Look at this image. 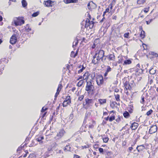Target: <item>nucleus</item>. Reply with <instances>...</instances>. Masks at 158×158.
<instances>
[{
	"mask_svg": "<svg viewBox=\"0 0 158 158\" xmlns=\"http://www.w3.org/2000/svg\"><path fill=\"white\" fill-rule=\"evenodd\" d=\"M92 80L90 79V81L87 82V85L85 88V90L88 92L89 94L91 93L94 90V86L91 82Z\"/></svg>",
	"mask_w": 158,
	"mask_h": 158,
	"instance_id": "1",
	"label": "nucleus"
},
{
	"mask_svg": "<svg viewBox=\"0 0 158 158\" xmlns=\"http://www.w3.org/2000/svg\"><path fill=\"white\" fill-rule=\"evenodd\" d=\"M14 23L15 26L21 25L24 23V20L21 18H15L12 23Z\"/></svg>",
	"mask_w": 158,
	"mask_h": 158,
	"instance_id": "2",
	"label": "nucleus"
},
{
	"mask_svg": "<svg viewBox=\"0 0 158 158\" xmlns=\"http://www.w3.org/2000/svg\"><path fill=\"white\" fill-rule=\"evenodd\" d=\"M85 103L84 104V106L86 109H88L94 103V100L92 99L87 98L85 99Z\"/></svg>",
	"mask_w": 158,
	"mask_h": 158,
	"instance_id": "3",
	"label": "nucleus"
},
{
	"mask_svg": "<svg viewBox=\"0 0 158 158\" xmlns=\"http://www.w3.org/2000/svg\"><path fill=\"white\" fill-rule=\"evenodd\" d=\"M104 52L102 50H100L96 51L95 55L100 59L102 60V58L104 56Z\"/></svg>",
	"mask_w": 158,
	"mask_h": 158,
	"instance_id": "4",
	"label": "nucleus"
},
{
	"mask_svg": "<svg viewBox=\"0 0 158 158\" xmlns=\"http://www.w3.org/2000/svg\"><path fill=\"white\" fill-rule=\"evenodd\" d=\"M96 81L97 85L98 86H101L104 83L103 78L101 75H98L96 77Z\"/></svg>",
	"mask_w": 158,
	"mask_h": 158,
	"instance_id": "5",
	"label": "nucleus"
},
{
	"mask_svg": "<svg viewBox=\"0 0 158 158\" xmlns=\"http://www.w3.org/2000/svg\"><path fill=\"white\" fill-rule=\"evenodd\" d=\"M85 27L86 28H89V29L92 28L94 25V22L93 21H90L89 19H87L85 21Z\"/></svg>",
	"mask_w": 158,
	"mask_h": 158,
	"instance_id": "6",
	"label": "nucleus"
},
{
	"mask_svg": "<svg viewBox=\"0 0 158 158\" xmlns=\"http://www.w3.org/2000/svg\"><path fill=\"white\" fill-rule=\"evenodd\" d=\"M65 133V131L64 130H61L57 133L56 135L54 137L56 139H59L62 138Z\"/></svg>",
	"mask_w": 158,
	"mask_h": 158,
	"instance_id": "7",
	"label": "nucleus"
},
{
	"mask_svg": "<svg viewBox=\"0 0 158 158\" xmlns=\"http://www.w3.org/2000/svg\"><path fill=\"white\" fill-rule=\"evenodd\" d=\"M71 99L70 96H67L65 99L64 100L63 104V107H66L68 105H69L71 103Z\"/></svg>",
	"mask_w": 158,
	"mask_h": 158,
	"instance_id": "8",
	"label": "nucleus"
},
{
	"mask_svg": "<svg viewBox=\"0 0 158 158\" xmlns=\"http://www.w3.org/2000/svg\"><path fill=\"white\" fill-rule=\"evenodd\" d=\"M157 129V128L156 125H153L151 127L149 130V132L150 134L155 133Z\"/></svg>",
	"mask_w": 158,
	"mask_h": 158,
	"instance_id": "9",
	"label": "nucleus"
},
{
	"mask_svg": "<svg viewBox=\"0 0 158 158\" xmlns=\"http://www.w3.org/2000/svg\"><path fill=\"white\" fill-rule=\"evenodd\" d=\"M17 38L15 35H13L10 38V43L11 44H15L17 41Z\"/></svg>",
	"mask_w": 158,
	"mask_h": 158,
	"instance_id": "10",
	"label": "nucleus"
},
{
	"mask_svg": "<svg viewBox=\"0 0 158 158\" xmlns=\"http://www.w3.org/2000/svg\"><path fill=\"white\" fill-rule=\"evenodd\" d=\"M62 88V85L61 84H59L58 85V87L57 89V92L56 93L55 95V99H56L58 95L59 94L60 91L61 90Z\"/></svg>",
	"mask_w": 158,
	"mask_h": 158,
	"instance_id": "11",
	"label": "nucleus"
},
{
	"mask_svg": "<svg viewBox=\"0 0 158 158\" xmlns=\"http://www.w3.org/2000/svg\"><path fill=\"white\" fill-rule=\"evenodd\" d=\"M100 59L94 55L93 57V59L92 60V63L94 64H96L99 63Z\"/></svg>",
	"mask_w": 158,
	"mask_h": 158,
	"instance_id": "12",
	"label": "nucleus"
},
{
	"mask_svg": "<svg viewBox=\"0 0 158 158\" xmlns=\"http://www.w3.org/2000/svg\"><path fill=\"white\" fill-rule=\"evenodd\" d=\"M145 149V147L143 145L138 146L136 148V150L139 152H140Z\"/></svg>",
	"mask_w": 158,
	"mask_h": 158,
	"instance_id": "13",
	"label": "nucleus"
},
{
	"mask_svg": "<svg viewBox=\"0 0 158 158\" xmlns=\"http://www.w3.org/2000/svg\"><path fill=\"white\" fill-rule=\"evenodd\" d=\"M89 78V73L88 72H86L83 76V80H85L87 82L88 79Z\"/></svg>",
	"mask_w": 158,
	"mask_h": 158,
	"instance_id": "14",
	"label": "nucleus"
},
{
	"mask_svg": "<svg viewBox=\"0 0 158 158\" xmlns=\"http://www.w3.org/2000/svg\"><path fill=\"white\" fill-rule=\"evenodd\" d=\"M64 2L67 4L70 3H75L78 2V0H64Z\"/></svg>",
	"mask_w": 158,
	"mask_h": 158,
	"instance_id": "15",
	"label": "nucleus"
},
{
	"mask_svg": "<svg viewBox=\"0 0 158 158\" xmlns=\"http://www.w3.org/2000/svg\"><path fill=\"white\" fill-rule=\"evenodd\" d=\"M138 126V124L136 123H134L131 124V128L132 130L136 129Z\"/></svg>",
	"mask_w": 158,
	"mask_h": 158,
	"instance_id": "16",
	"label": "nucleus"
},
{
	"mask_svg": "<svg viewBox=\"0 0 158 158\" xmlns=\"http://www.w3.org/2000/svg\"><path fill=\"white\" fill-rule=\"evenodd\" d=\"M52 1L50 0H48L44 2V4L47 6H51Z\"/></svg>",
	"mask_w": 158,
	"mask_h": 158,
	"instance_id": "17",
	"label": "nucleus"
},
{
	"mask_svg": "<svg viewBox=\"0 0 158 158\" xmlns=\"http://www.w3.org/2000/svg\"><path fill=\"white\" fill-rule=\"evenodd\" d=\"M44 139L43 136H39L38 137H37L36 139V140L39 142V143L40 144L43 143V141H42V139Z\"/></svg>",
	"mask_w": 158,
	"mask_h": 158,
	"instance_id": "18",
	"label": "nucleus"
},
{
	"mask_svg": "<svg viewBox=\"0 0 158 158\" xmlns=\"http://www.w3.org/2000/svg\"><path fill=\"white\" fill-rule=\"evenodd\" d=\"M109 60L114 61L115 60V56L113 54H110L108 56Z\"/></svg>",
	"mask_w": 158,
	"mask_h": 158,
	"instance_id": "19",
	"label": "nucleus"
},
{
	"mask_svg": "<svg viewBox=\"0 0 158 158\" xmlns=\"http://www.w3.org/2000/svg\"><path fill=\"white\" fill-rule=\"evenodd\" d=\"M124 86L125 87V89H126L127 90L128 89H131V87L129 84L127 82H125Z\"/></svg>",
	"mask_w": 158,
	"mask_h": 158,
	"instance_id": "20",
	"label": "nucleus"
},
{
	"mask_svg": "<svg viewBox=\"0 0 158 158\" xmlns=\"http://www.w3.org/2000/svg\"><path fill=\"white\" fill-rule=\"evenodd\" d=\"M131 63V61L130 59H128L125 60L124 61V63L123 64V65L130 64Z\"/></svg>",
	"mask_w": 158,
	"mask_h": 158,
	"instance_id": "21",
	"label": "nucleus"
},
{
	"mask_svg": "<svg viewBox=\"0 0 158 158\" xmlns=\"http://www.w3.org/2000/svg\"><path fill=\"white\" fill-rule=\"evenodd\" d=\"M78 68L80 69L78 70V73H80L82 72L83 70L85 69V68L83 66L81 65H80L79 66Z\"/></svg>",
	"mask_w": 158,
	"mask_h": 158,
	"instance_id": "22",
	"label": "nucleus"
},
{
	"mask_svg": "<svg viewBox=\"0 0 158 158\" xmlns=\"http://www.w3.org/2000/svg\"><path fill=\"white\" fill-rule=\"evenodd\" d=\"M78 43L77 40H75L73 43V47L75 49V47L77 46Z\"/></svg>",
	"mask_w": 158,
	"mask_h": 158,
	"instance_id": "23",
	"label": "nucleus"
},
{
	"mask_svg": "<svg viewBox=\"0 0 158 158\" xmlns=\"http://www.w3.org/2000/svg\"><path fill=\"white\" fill-rule=\"evenodd\" d=\"M123 115L124 117L126 118H128L130 116V114L127 111H125L123 113Z\"/></svg>",
	"mask_w": 158,
	"mask_h": 158,
	"instance_id": "24",
	"label": "nucleus"
},
{
	"mask_svg": "<svg viewBox=\"0 0 158 158\" xmlns=\"http://www.w3.org/2000/svg\"><path fill=\"white\" fill-rule=\"evenodd\" d=\"M98 101L101 104L105 103L106 102V99H99Z\"/></svg>",
	"mask_w": 158,
	"mask_h": 158,
	"instance_id": "25",
	"label": "nucleus"
},
{
	"mask_svg": "<svg viewBox=\"0 0 158 158\" xmlns=\"http://www.w3.org/2000/svg\"><path fill=\"white\" fill-rule=\"evenodd\" d=\"M22 3L23 6L24 7H25L27 5V3L25 0H23Z\"/></svg>",
	"mask_w": 158,
	"mask_h": 158,
	"instance_id": "26",
	"label": "nucleus"
},
{
	"mask_svg": "<svg viewBox=\"0 0 158 158\" xmlns=\"http://www.w3.org/2000/svg\"><path fill=\"white\" fill-rule=\"evenodd\" d=\"M145 2V0H138L137 1V3L139 5H142Z\"/></svg>",
	"mask_w": 158,
	"mask_h": 158,
	"instance_id": "27",
	"label": "nucleus"
},
{
	"mask_svg": "<svg viewBox=\"0 0 158 158\" xmlns=\"http://www.w3.org/2000/svg\"><path fill=\"white\" fill-rule=\"evenodd\" d=\"M84 83V81L83 80H79V81L78 82L77 84V85L78 86L80 87L81 86L83 83Z\"/></svg>",
	"mask_w": 158,
	"mask_h": 158,
	"instance_id": "28",
	"label": "nucleus"
},
{
	"mask_svg": "<svg viewBox=\"0 0 158 158\" xmlns=\"http://www.w3.org/2000/svg\"><path fill=\"white\" fill-rule=\"evenodd\" d=\"M95 76V73H93L91 74H89V78L90 77L91 79H93Z\"/></svg>",
	"mask_w": 158,
	"mask_h": 158,
	"instance_id": "29",
	"label": "nucleus"
},
{
	"mask_svg": "<svg viewBox=\"0 0 158 158\" xmlns=\"http://www.w3.org/2000/svg\"><path fill=\"white\" fill-rule=\"evenodd\" d=\"M145 32L143 31H141V33L140 34V36L142 39H143L145 37Z\"/></svg>",
	"mask_w": 158,
	"mask_h": 158,
	"instance_id": "30",
	"label": "nucleus"
},
{
	"mask_svg": "<svg viewBox=\"0 0 158 158\" xmlns=\"http://www.w3.org/2000/svg\"><path fill=\"white\" fill-rule=\"evenodd\" d=\"M149 73L151 74H154L155 73L156 71H155V70L153 68H152L149 71Z\"/></svg>",
	"mask_w": 158,
	"mask_h": 158,
	"instance_id": "31",
	"label": "nucleus"
},
{
	"mask_svg": "<svg viewBox=\"0 0 158 158\" xmlns=\"http://www.w3.org/2000/svg\"><path fill=\"white\" fill-rule=\"evenodd\" d=\"M144 97L143 95H142L141 97V100L140 101V103L143 104H144Z\"/></svg>",
	"mask_w": 158,
	"mask_h": 158,
	"instance_id": "32",
	"label": "nucleus"
},
{
	"mask_svg": "<svg viewBox=\"0 0 158 158\" xmlns=\"http://www.w3.org/2000/svg\"><path fill=\"white\" fill-rule=\"evenodd\" d=\"M92 123V124L91 125H89V128H92L93 127L94 125L95 124V121H94L92 120L91 121Z\"/></svg>",
	"mask_w": 158,
	"mask_h": 158,
	"instance_id": "33",
	"label": "nucleus"
},
{
	"mask_svg": "<svg viewBox=\"0 0 158 158\" xmlns=\"http://www.w3.org/2000/svg\"><path fill=\"white\" fill-rule=\"evenodd\" d=\"M77 55L76 53H75L73 51H72L71 52V56L72 57H75Z\"/></svg>",
	"mask_w": 158,
	"mask_h": 158,
	"instance_id": "34",
	"label": "nucleus"
},
{
	"mask_svg": "<svg viewBox=\"0 0 158 158\" xmlns=\"http://www.w3.org/2000/svg\"><path fill=\"white\" fill-rule=\"evenodd\" d=\"M39 14V12H36L33 13L32 15V16L33 17H35L38 16Z\"/></svg>",
	"mask_w": 158,
	"mask_h": 158,
	"instance_id": "35",
	"label": "nucleus"
},
{
	"mask_svg": "<svg viewBox=\"0 0 158 158\" xmlns=\"http://www.w3.org/2000/svg\"><path fill=\"white\" fill-rule=\"evenodd\" d=\"M114 95L116 100L117 101H119L120 100L119 95L118 94H115Z\"/></svg>",
	"mask_w": 158,
	"mask_h": 158,
	"instance_id": "36",
	"label": "nucleus"
},
{
	"mask_svg": "<svg viewBox=\"0 0 158 158\" xmlns=\"http://www.w3.org/2000/svg\"><path fill=\"white\" fill-rule=\"evenodd\" d=\"M111 69L110 67V66H107L106 69V72L107 73H108V72L111 71Z\"/></svg>",
	"mask_w": 158,
	"mask_h": 158,
	"instance_id": "37",
	"label": "nucleus"
},
{
	"mask_svg": "<svg viewBox=\"0 0 158 158\" xmlns=\"http://www.w3.org/2000/svg\"><path fill=\"white\" fill-rule=\"evenodd\" d=\"M115 119V116L113 115L111 116L109 119V121L110 122H112Z\"/></svg>",
	"mask_w": 158,
	"mask_h": 158,
	"instance_id": "38",
	"label": "nucleus"
},
{
	"mask_svg": "<svg viewBox=\"0 0 158 158\" xmlns=\"http://www.w3.org/2000/svg\"><path fill=\"white\" fill-rule=\"evenodd\" d=\"M152 112L153 110H150L149 111L147 112L146 115L148 116H149L152 114Z\"/></svg>",
	"mask_w": 158,
	"mask_h": 158,
	"instance_id": "39",
	"label": "nucleus"
},
{
	"mask_svg": "<svg viewBox=\"0 0 158 158\" xmlns=\"http://www.w3.org/2000/svg\"><path fill=\"white\" fill-rule=\"evenodd\" d=\"M118 61L119 63H121L123 62V59L122 57H118Z\"/></svg>",
	"mask_w": 158,
	"mask_h": 158,
	"instance_id": "40",
	"label": "nucleus"
},
{
	"mask_svg": "<svg viewBox=\"0 0 158 158\" xmlns=\"http://www.w3.org/2000/svg\"><path fill=\"white\" fill-rule=\"evenodd\" d=\"M149 8H150L149 7H147V8H145L143 9V11L145 13H147L149 10Z\"/></svg>",
	"mask_w": 158,
	"mask_h": 158,
	"instance_id": "41",
	"label": "nucleus"
},
{
	"mask_svg": "<svg viewBox=\"0 0 158 158\" xmlns=\"http://www.w3.org/2000/svg\"><path fill=\"white\" fill-rule=\"evenodd\" d=\"M70 149V147L69 145H66L65 148V150L69 151Z\"/></svg>",
	"mask_w": 158,
	"mask_h": 158,
	"instance_id": "42",
	"label": "nucleus"
},
{
	"mask_svg": "<svg viewBox=\"0 0 158 158\" xmlns=\"http://www.w3.org/2000/svg\"><path fill=\"white\" fill-rule=\"evenodd\" d=\"M89 146L88 145H85L84 146H82L81 147V149H86V148H89Z\"/></svg>",
	"mask_w": 158,
	"mask_h": 158,
	"instance_id": "43",
	"label": "nucleus"
},
{
	"mask_svg": "<svg viewBox=\"0 0 158 158\" xmlns=\"http://www.w3.org/2000/svg\"><path fill=\"white\" fill-rule=\"evenodd\" d=\"M84 97L83 95L79 96L78 98V100L81 101L83 99Z\"/></svg>",
	"mask_w": 158,
	"mask_h": 158,
	"instance_id": "44",
	"label": "nucleus"
},
{
	"mask_svg": "<svg viewBox=\"0 0 158 158\" xmlns=\"http://www.w3.org/2000/svg\"><path fill=\"white\" fill-rule=\"evenodd\" d=\"M103 142L105 143H107L108 140V138L107 137L105 138H103Z\"/></svg>",
	"mask_w": 158,
	"mask_h": 158,
	"instance_id": "45",
	"label": "nucleus"
},
{
	"mask_svg": "<svg viewBox=\"0 0 158 158\" xmlns=\"http://www.w3.org/2000/svg\"><path fill=\"white\" fill-rule=\"evenodd\" d=\"M129 34V32H127V33H125L124 34V37L126 38H128Z\"/></svg>",
	"mask_w": 158,
	"mask_h": 158,
	"instance_id": "46",
	"label": "nucleus"
},
{
	"mask_svg": "<svg viewBox=\"0 0 158 158\" xmlns=\"http://www.w3.org/2000/svg\"><path fill=\"white\" fill-rule=\"evenodd\" d=\"M152 20L153 19H151L149 21H146L147 24L148 25L150 24V23L152 21Z\"/></svg>",
	"mask_w": 158,
	"mask_h": 158,
	"instance_id": "47",
	"label": "nucleus"
},
{
	"mask_svg": "<svg viewBox=\"0 0 158 158\" xmlns=\"http://www.w3.org/2000/svg\"><path fill=\"white\" fill-rule=\"evenodd\" d=\"M133 149V148L132 147H130L128 148V152H131Z\"/></svg>",
	"mask_w": 158,
	"mask_h": 158,
	"instance_id": "48",
	"label": "nucleus"
},
{
	"mask_svg": "<svg viewBox=\"0 0 158 158\" xmlns=\"http://www.w3.org/2000/svg\"><path fill=\"white\" fill-rule=\"evenodd\" d=\"M47 109V108L44 107L42 108V110H41V112H44Z\"/></svg>",
	"mask_w": 158,
	"mask_h": 158,
	"instance_id": "49",
	"label": "nucleus"
},
{
	"mask_svg": "<svg viewBox=\"0 0 158 158\" xmlns=\"http://www.w3.org/2000/svg\"><path fill=\"white\" fill-rule=\"evenodd\" d=\"M88 115V114H85V119L84 120V123L85 124L86 123V119H87V116Z\"/></svg>",
	"mask_w": 158,
	"mask_h": 158,
	"instance_id": "50",
	"label": "nucleus"
},
{
	"mask_svg": "<svg viewBox=\"0 0 158 158\" xmlns=\"http://www.w3.org/2000/svg\"><path fill=\"white\" fill-rule=\"evenodd\" d=\"M98 150L100 153H102L103 152V149L102 148H100Z\"/></svg>",
	"mask_w": 158,
	"mask_h": 158,
	"instance_id": "51",
	"label": "nucleus"
},
{
	"mask_svg": "<svg viewBox=\"0 0 158 158\" xmlns=\"http://www.w3.org/2000/svg\"><path fill=\"white\" fill-rule=\"evenodd\" d=\"M106 12H107L109 13H110L111 12L110 10V8L109 7L106 9Z\"/></svg>",
	"mask_w": 158,
	"mask_h": 158,
	"instance_id": "52",
	"label": "nucleus"
},
{
	"mask_svg": "<svg viewBox=\"0 0 158 158\" xmlns=\"http://www.w3.org/2000/svg\"><path fill=\"white\" fill-rule=\"evenodd\" d=\"M73 158H80V156L78 155L75 154L74 155Z\"/></svg>",
	"mask_w": 158,
	"mask_h": 158,
	"instance_id": "53",
	"label": "nucleus"
},
{
	"mask_svg": "<svg viewBox=\"0 0 158 158\" xmlns=\"http://www.w3.org/2000/svg\"><path fill=\"white\" fill-rule=\"evenodd\" d=\"M80 79L83 80V76H80L79 78L77 79V80H80Z\"/></svg>",
	"mask_w": 158,
	"mask_h": 158,
	"instance_id": "54",
	"label": "nucleus"
},
{
	"mask_svg": "<svg viewBox=\"0 0 158 158\" xmlns=\"http://www.w3.org/2000/svg\"><path fill=\"white\" fill-rule=\"evenodd\" d=\"M108 7H109V8L110 9V11H111L112 9V5L111 4H110L109 6H108Z\"/></svg>",
	"mask_w": 158,
	"mask_h": 158,
	"instance_id": "55",
	"label": "nucleus"
},
{
	"mask_svg": "<svg viewBox=\"0 0 158 158\" xmlns=\"http://www.w3.org/2000/svg\"><path fill=\"white\" fill-rule=\"evenodd\" d=\"M49 131H47L46 133V136H48L49 135H50V134H49L48 133V132Z\"/></svg>",
	"mask_w": 158,
	"mask_h": 158,
	"instance_id": "56",
	"label": "nucleus"
},
{
	"mask_svg": "<svg viewBox=\"0 0 158 158\" xmlns=\"http://www.w3.org/2000/svg\"><path fill=\"white\" fill-rule=\"evenodd\" d=\"M120 120V119L119 118H118L117 119H116V121L117 122H119Z\"/></svg>",
	"mask_w": 158,
	"mask_h": 158,
	"instance_id": "57",
	"label": "nucleus"
},
{
	"mask_svg": "<svg viewBox=\"0 0 158 158\" xmlns=\"http://www.w3.org/2000/svg\"><path fill=\"white\" fill-rule=\"evenodd\" d=\"M139 30H140V31H143V30H142V26L140 27H139Z\"/></svg>",
	"mask_w": 158,
	"mask_h": 158,
	"instance_id": "58",
	"label": "nucleus"
},
{
	"mask_svg": "<svg viewBox=\"0 0 158 158\" xmlns=\"http://www.w3.org/2000/svg\"><path fill=\"white\" fill-rule=\"evenodd\" d=\"M31 28H28V29H27V31H28V32H29L30 31H31Z\"/></svg>",
	"mask_w": 158,
	"mask_h": 158,
	"instance_id": "59",
	"label": "nucleus"
},
{
	"mask_svg": "<svg viewBox=\"0 0 158 158\" xmlns=\"http://www.w3.org/2000/svg\"><path fill=\"white\" fill-rule=\"evenodd\" d=\"M119 91V90L118 89H115V91L116 92H118Z\"/></svg>",
	"mask_w": 158,
	"mask_h": 158,
	"instance_id": "60",
	"label": "nucleus"
},
{
	"mask_svg": "<svg viewBox=\"0 0 158 158\" xmlns=\"http://www.w3.org/2000/svg\"><path fill=\"white\" fill-rule=\"evenodd\" d=\"M108 73H107V72H105V74H104V75H105V76H106L107 75V74H108Z\"/></svg>",
	"mask_w": 158,
	"mask_h": 158,
	"instance_id": "61",
	"label": "nucleus"
},
{
	"mask_svg": "<svg viewBox=\"0 0 158 158\" xmlns=\"http://www.w3.org/2000/svg\"><path fill=\"white\" fill-rule=\"evenodd\" d=\"M2 16L0 15V21L2 20Z\"/></svg>",
	"mask_w": 158,
	"mask_h": 158,
	"instance_id": "62",
	"label": "nucleus"
},
{
	"mask_svg": "<svg viewBox=\"0 0 158 158\" xmlns=\"http://www.w3.org/2000/svg\"><path fill=\"white\" fill-rule=\"evenodd\" d=\"M93 154L94 155H96L97 152H93Z\"/></svg>",
	"mask_w": 158,
	"mask_h": 158,
	"instance_id": "63",
	"label": "nucleus"
},
{
	"mask_svg": "<svg viewBox=\"0 0 158 158\" xmlns=\"http://www.w3.org/2000/svg\"><path fill=\"white\" fill-rule=\"evenodd\" d=\"M109 117L108 116L106 118V120H108V119H109Z\"/></svg>",
	"mask_w": 158,
	"mask_h": 158,
	"instance_id": "64",
	"label": "nucleus"
}]
</instances>
